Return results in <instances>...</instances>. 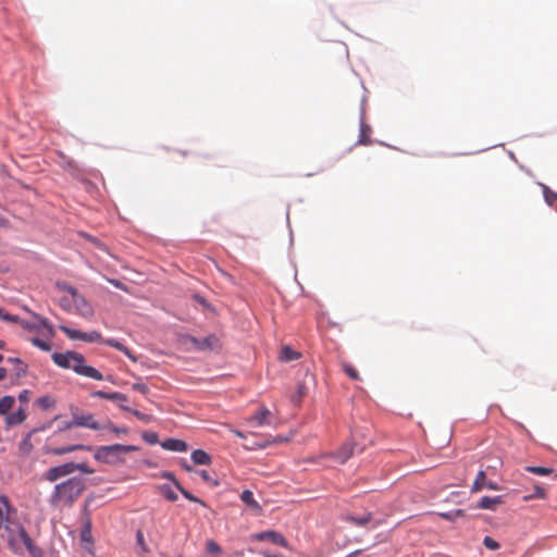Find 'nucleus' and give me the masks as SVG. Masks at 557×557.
I'll list each match as a JSON object with an SVG mask.
<instances>
[{
    "instance_id": "nucleus-52",
    "label": "nucleus",
    "mask_w": 557,
    "mask_h": 557,
    "mask_svg": "<svg viewBox=\"0 0 557 557\" xmlns=\"http://www.w3.org/2000/svg\"><path fill=\"white\" fill-rule=\"evenodd\" d=\"M7 376V369L0 368V381L4 380Z\"/></svg>"
},
{
    "instance_id": "nucleus-38",
    "label": "nucleus",
    "mask_w": 557,
    "mask_h": 557,
    "mask_svg": "<svg viewBox=\"0 0 557 557\" xmlns=\"http://www.w3.org/2000/svg\"><path fill=\"white\" fill-rule=\"evenodd\" d=\"M20 319L21 318H18L17 315L10 314L4 309L0 308V320L12 323H18Z\"/></svg>"
},
{
    "instance_id": "nucleus-47",
    "label": "nucleus",
    "mask_w": 557,
    "mask_h": 557,
    "mask_svg": "<svg viewBox=\"0 0 557 557\" xmlns=\"http://www.w3.org/2000/svg\"><path fill=\"white\" fill-rule=\"evenodd\" d=\"M73 428H77L76 424H74V418L72 417V420L69 422H65L61 428L60 431H66Z\"/></svg>"
},
{
    "instance_id": "nucleus-53",
    "label": "nucleus",
    "mask_w": 557,
    "mask_h": 557,
    "mask_svg": "<svg viewBox=\"0 0 557 557\" xmlns=\"http://www.w3.org/2000/svg\"><path fill=\"white\" fill-rule=\"evenodd\" d=\"M232 433H234L236 436L240 437V438H245V435L242 431H238V430H231Z\"/></svg>"
},
{
    "instance_id": "nucleus-7",
    "label": "nucleus",
    "mask_w": 557,
    "mask_h": 557,
    "mask_svg": "<svg viewBox=\"0 0 557 557\" xmlns=\"http://www.w3.org/2000/svg\"><path fill=\"white\" fill-rule=\"evenodd\" d=\"M72 417L74 418V424L76 426L88 428L91 430L103 429L99 422H97L91 413L81 412L77 407L71 408Z\"/></svg>"
},
{
    "instance_id": "nucleus-1",
    "label": "nucleus",
    "mask_w": 557,
    "mask_h": 557,
    "mask_svg": "<svg viewBox=\"0 0 557 557\" xmlns=\"http://www.w3.org/2000/svg\"><path fill=\"white\" fill-rule=\"evenodd\" d=\"M85 480L72 476L54 485L49 496V504L55 508L71 507L83 494Z\"/></svg>"
},
{
    "instance_id": "nucleus-12",
    "label": "nucleus",
    "mask_w": 557,
    "mask_h": 557,
    "mask_svg": "<svg viewBox=\"0 0 557 557\" xmlns=\"http://www.w3.org/2000/svg\"><path fill=\"white\" fill-rule=\"evenodd\" d=\"M504 503H505L504 496H500V495L495 496V497L483 496L480 499V502L478 503L476 508L495 510L498 505L504 504Z\"/></svg>"
},
{
    "instance_id": "nucleus-49",
    "label": "nucleus",
    "mask_w": 557,
    "mask_h": 557,
    "mask_svg": "<svg viewBox=\"0 0 557 557\" xmlns=\"http://www.w3.org/2000/svg\"><path fill=\"white\" fill-rule=\"evenodd\" d=\"M67 293L71 294L72 296V299L74 300L77 296H79L81 294L77 292V289L73 286H69L66 288Z\"/></svg>"
},
{
    "instance_id": "nucleus-3",
    "label": "nucleus",
    "mask_w": 557,
    "mask_h": 557,
    "mask_svg": "<svg viewBox=\"0 0 557 557\" xmlns=\"http://www.w3.org/2000/svg\"><path fill=\"white\" fill-rule=\"evenodd\" d=\"M137 450L136 446L114 444L108 446H100L95 451V459L99 462L107 465L124 463V454Z\"/></svg>"
},
{
    "instance_id": "nucleus-59",
    "label": "nucleus",
    "mask_w": 557,
    "mask_h": 557,
    "mask_svg": "<svg viewBox=\"0 0 557 557\" xmlns=\"http://www.w3.org/2000/svg\"><path fill=\"white\" fill-rule=\"evenodd\" d=\"M4 346H5V343L2 339H0V349H3Z\"/></svg>"
},
{
    "instance_id": "nucleus-35",
    "label": "nucleus",
    "mask_w": 557,
    "mask_h": 557,
    "mask_svg": "<svg viewBox=\"0 0 557 557\" xmlns=\"http://www.w3.org/2000/svg\"><path fill=\"white\" fill-rule=\"evenodd\" d=\"M543 195L545 198V201L553 206L557 202V193L550 190L547 186L543 185Z\"/></svg>"
},
{
    "instance_id": "nucleus-37",
    "label": "nucleus",
    "mask_w": 557,
    "mask_h": 557,
    "mask_svg": "<svg viewBox=\"0 0 557 557\" xmlns=\"http://www.w3.org/2000/svg\"><path fill=\"white\" fill-rule=\"evenodd\" d=\"M161 492L162 495L170 502H175L177 499L176 493L169 485H162Z\"/></svg>"
},
{
    "instance_id": "nucleus-22",
    "label": "nucleus",
    "mask_w": 557,
    "mask_h": 557,
    "mask_svg": "<svg viewBox=\"0 0 557 557\" xmlns=\"http://www.w3.org/2000/svg\"><path fill=\"white\" fill-rule=\"evenodd\" d=\"M103 344L110 346V347H114L116 348L117 350L124 352L129 359H132L133 361H136V357H134L131 352V350L124 346L122 343L117 342L116 339H113V338H110V339H103L102 342Z\"/></svg>"
},
{
    "instance_id": "nucleus-19",
    "label": "nucleus",
    "mask_w": 557,
    "mask_h": 557,
    "mask_svg": "<svg viewBox=\"0 0 557 557\" xmlns=\"http://www.w3.org/2000/svg\"><path fill=\"white\" fill-rule=\"evenodd\" d=\"M300 352L294 350L289 346H283L278 356V359L283 362H289L300 358Z\"/></svg>"
},
{
    "instance_id": "nucleus-36",
    "label": "nucleus",
    "mask_w": 557,
    "mask_h": 557,
    "mask_svg": "<svg viewBox=\"0 0 557 557\" xmlns=\"http://www.w3.org/2000/svg\"><path fill=\"white\" fill-rule=\"evenodd\" d=\"M343 370L345 371V373L351 379V380H355V381H358L360 380V376H359V373L358 371L355 369L354 366L349 364V363H343Z\"/></svg>"
},
{
    "instance_id": "nucleus-45",
    "label": "nucleus",
    "mask_w": 557,
    "mask_h": 557,
    "mask_svg": "<svg viewBox=\"0 0 557 557\" xmlns=\"http://www.w3.org/2000/svg\"><path fill=\"white\" fill-rule=\"evenodd\" d=\"M108 429H109L111 432H113V433H115V434H117V435H119V434H127V433H128V430H127L126 428H119V426L113 425L112 423H110V424L108 425Z\"/></svg>"
},
{
    "instance_id": "nucleus-50",
    "label": "nucleus",
    "mask_w": 557,
    "mask_h": 557,
    "mask_svg": "<svg viewBox=\"0 0 557 557\" xmlns=\"http://www.w3.org/2000/svg\"><path fill=\"white\" fill-rule=\"evenodd\" d=\"M4 522H5L4 512H3V510L0 508V530H1V529H2V527L4 525Z\"/></svg>"
},
{
    "instance_id": "nucleus-24",
    "label": "nucleus",
    "mask_w": 557,
    "mask_h": 557,
    "mask_svg": "<svg viewBox=\"0 0 557 557\" xmlns=\"http://www.w3.org/2000/svg\"><path fill=\"white\" fill-rule=\"evenodd\" d=\"M121 409L127 412H131L134 417L139 419L140 421L145 423H150L153 420V417L151 414L143 413L136 409H132L128 406H125L123 404L120 405Z\"/></svg>"
},
{
    "instance_id": "nucleus-31",
    "label": "nucleus",
    "mask_w": 557,
    "mask_h": 557,
    "mask_svg": "<svg viewBox=\"0 0 557 557\" xmlns=\"http://www.w3.org/2000/svg\"><path fill=\"white\" fill-rule=\"evenodd\" d=\"M347 520L356 525L363 527L372 520V515L367 513L362 517L348 516Z\"/></svg>"
},
{
    "instance_id": "nucleus-15",
    "label": "nucleus",
    "mask_w": 557,
    "mask_h": 557,
    "mask_svg": "<svg viewBox=\"0 0 557 557\" xmlns=\"http://www.w3.org/2000/svg\"><path fill=\"white\" fill-rule=\"evenodd\" d=\"M75 307L77 308L78 312L84 317H91L94 313V310L89 302L86 300V298L82 295L77 296L73 300Z\"/></svg>"
},
{
    "instance_id": "nucleus-30",
    "label": "nucleus",
    "mask_w": 557,
    "mask_h": 557,
    "mask_svg": "<svg viewBox=\"0 0 557 557\" xmlns=\"http://www.w3.org/2000/svg\"><path fill=\"white\" fill-rule=\"evenodd\" d=\"M546 492L545 490L540 486V485H535L534 486V492H532V494L530 495H525L523 497V500L524 502H529V500H532V499H535V498H539V499H545L546 498Z\"/></svg>"
},
{
    "instance_id": "nucleus-4",
    "label": "nucleus",
    "mask_w": 557,
    "mask_h": 557,
    "mask_svg": "<svg viewBox=\"0 0 557 557\" xmlns=\"http://www.w3.org/2000/svg\"><path fill=\"white\" fill-rule=\"evenodd\" d=\"M76 470H78L85 474H94L95 473V469L89 467V465L87 462L76 463V462L70 461V462H65V463L49 468L48 470H46L42 473L41 479L44 481L53 483L62 478L71 475Z\"/></svg>"
},
{
    "instance_id": "nucleus-48",
    "label": "nucleus",
    "mask_w": 557,
    "mask_h": 557,
    "mask_svg": "<svg viewBox=\"0 0 557 557\" xmlns=\"http://www.w3.org/2000/svg\"><path fill=\"white\" fill-rule=\"evenodd\" d=\"M307 394V387L304 384H299L297 387V397L300 399Z\"/></svg>"
},
{
    "instance_id": "nucleus-27",
    "label": "nucleus",
    "mask_w": 557,
    "mask_h": 557,
    "mask_svg": "<svg viewBox=\"0 0 557 557\" xmlns=\"http://www.w3.org/2000/svg\"><path fill=\"white\" fill-rule=\"evenodd\" d=\"M370 133H371L370 126L364 124V123H361L358 144H360V145H369L371 143Z\"/></svg>"
},
{
    "instance_id": "nucleus-18",
    "label": "nucleus",
    "mask_w": 557,
    "mask_h": 557,
    "mask_svg": "<svg viewBox=\"0 0 557 557\" xmlns=\"http://www.w3.org/2000/svg\"><path fill=\"white\" fill-rule=\"evenodd\" d=\"M26 412L23 408H20L17 411L13 413H8L5 417V423L7 425H17L25 421L26 419Z\"/></svg>"
},
{
    "instance_id": "nucleus-46",
    "label": "nucleus",
    "mask_w": 557,
    "mask_h": 557,
    "mask_svg": "<svg viewBox=\"0 0 557 557\" xmlns=\"http://www.w3.org/2000/svg\"><path fill=\"white\" fill-rule=\"evenodd\" d=\"M29 395H30V392H29V391H27V389H24V391H22V392L20 393V395H18V400H20L21 403L26 404V403H28V400H29Z\"/></svg>"
},
{
    "instance_id": "nucleus-39",
    "label": "nucleus",
    "mask_w": 557,
    "mask_h": 557,
    "mask_svg": "<svg viewBox=\"0 0 557 557\" xmlns=\"http://www.w3.org/2000/svg\"><path fill=\"white\" fill-rule=\"evenodd\" d=\"M198 473H199V475L201 476V479H202L205 482L209 483L210 485H212V486H218V485H219V481H218V480H215V479H213V478L209 474V472H208L207 470H200V471H198Z\"/></svg>"
},
{
    "instance_id": "nucleus-20",
    "label": "nucleus",
    "mask_w": 557,
    "mask_h": 557,
    "mask_svg": "<svg viewBox=\"0 0 557 557\" xmlns=\"http://www.w3.org/2000/svg\"><path fill=\"white\" fill-rule=\"evenodd\" d=\"M240 499L243 500L244 504H246L249 508H251L255 511H259L261 509L260 505L253 497V493L249 490L243 491V493L240 494Z\"/></svg>"
},
{
    "instance_id": "nucleus-58",
    "label": "nucleus",
    "mask_w": 557,
    "mask_h": 557,
    "mask_svg": "<svg viewBox=\"0 0 557 557\" xmlns=\"http://www.w3.org/2000/svg\"><path fill=\"white\" fill-rule=\"evenodd\" d=\"M137 539H138V542H141L143 541V534L140 532H138L137 534Z\"/></svg>"
},
{
    "instance_id": "nucleus-28",
    "label": "nucleus",
    "mask_w": 557,
    "mask_h": 557,
    "mask_svg": "<svg viewBox=\"0 0 557 557\" xmlns=\"http://www.w3.org/2000/svg\"><path fill=\"white\" fill-rule=\"evenodd\" d=\"M37 405L42 410H49V409L55 407V399L52 396H50V395H45V396H41V397H39L37 399Z\"/></svg>"
},
{
    "instance_id": "nucleus-57",
    "label": "nucleus",
    "mask_w": 557,
    "mask_h": 557,
    "mask_svg": "<svg viewBox=\"0 0 557 557\" xmlns=\"http://www.w3.org/2000/svg\"><path fill=\"white\" fill-rule=\"evenodd\" d=\"M87 534H88V532H87V531H84V532L82 533V539H83V540H87Z\"/></svg>"
},
{
    "instance_id": "nucleus-10",
    "label": "nucleus",
    "mask_w": 557,
    "mask_h": 557,
    "mask_svg": "<svg viewBox=\"0 0 557 557\" xmlns=\"http://www.w3.org/2000/svg\"><path fill=\"white\" fill-rule=\"evenodd\" d=\"M190 342L193 343L196 349L202 351L216 350L221 347L219 338L214 335H209L203 338L190 337Z\"/></svg>"
},
{
    "instance_id": "nucleus-51",
    "label": "nucleus",
    "mask_w": 557,
    "mask_h": 557,
    "mask_svg": "<svg viewBox=\"0 0 557 557\" xmlns=\"http://www.w3.org/2000/svg\"><path fill=\"white\" fill-rule=\"evenodd\" d=\"M162 478L170 479V480H172L173 482H174V480H176V479H175V476H174V474H173L172 472H164V473L162 474Z\"/></svg>"
},
{
    "instance_id": "nucleus-2",
    "label": "nucleus",
    "mask_w": 557,
    "mask_h": 557,
    "mask_svg": "<svg viewBox=\"0 0 557 557\" xmlns=\"http://www.w3.org/2000/svg\"><path fill=\"white\" fill-rule=\"evenodd\" d=\"M53 362L63 368L72 369L77 374L94 379L96 381H102L103 375L96 368L85 364V358L82 354L76 351L66 352H54L52 355Z\"/></svg>"
},
{
    "instance_id": "nucleus-6",
    "label": "nucleus",
    "mask_w": 557,
    "mask_h": 557,
    "mask_svg": "<svg viewBox=\"0 0 557 557\" xmlns=\"http://www.w3.org/2000/svg\"><path fill=\"white\" fill-rule=\"evenodd\" d=\"M60 330L73 341H84L87 343H102L103 338L98 331H91L88 333L61 325Z\"/></svg>"
},
{
    "instance_id": "nucleus-34",
    "label": "nucleus",
    "mask_w": 557,
    "mask_h": 557,
    "mask_svg": "<svg viewBox=\"0 0 557 557\" xmlns=\"http://www.w3.org/2000/svg\"><path fill=\"white\" fill-rule=\"evenodd\" d=\"M206 552L212 556H219L222 553V548L214 540H208L206 543Z\"/></svg>"
},
{
    "instance_id": "nucleus-40",
    "label": "nucleus",
    "mask_w": 557,
    "mask_h": 557,
    "mask_svg": "<svg viewBox=\"0 0 557 557\" xmlns=\"http://www.w3.org/2000/svg\"><path fill=\"white\" fill-rule=\"evenodd\" d=\"M483 544L487 549L495 550L499 548V543L491 536H485Z\"/></svg>"
},
{
    "instance_id": "nucleus-16",
    "label": "nucleus",
    "mask_w": 557,
    "mask_h": 557,
    "mask_svg": "<svg viewBox=\"0 0 557 557\" xmlns=\"http://www.w3.org/2000/svg\"><path fill=\"white\" fill-rule=\"evenodd\" d=\"M91 396L97 397V398L112 400V401H121V403H124L127 400L126 395L119 393V392L107 393L103 391H96L91 394Z\"/></svg>"
},
{
    "instance_id": "nucleus-17",
    "label": "nucleus",
    "mask_w": 557,
    "mask_h": 557,
    "mask_svg": "<svg viewBox=\"0 0 557 557\" xmlns=\"http://www.w3.org/2000/svg\"><path fill=\"white\" fill-rule=\"evenodd\" d=\"M78 449L90 450L91 447L84 446L82 444H76V445H69V446L50 448L49 453L52 454V455H55V456H62V455H66V454L73 453V451L78 450Z\"/></svg>"
},
{
    "instance_id": "nucleus-32",
    "label": "nucleus",
    "mask_w": 557,
    "mask_h": 557,
    "mask_svg": "<svg viewBox=\"0 0 557 557\" xmlns=\"http://www.w3.org/2000/svg\"><path fill=\"white\" fill-rule=\"evenodd\" d=\"M525 471L537 475H549L553 473L554 470L552 468L546 467L528 466L525 467Z\"/></svg>"
},
{
    "instance_id": "nucleus-5",
    "label": "nucleus",
    "mask_w": 557,
    "mask_h": 557,
    "mask_svg": "<svg viewBox=\"0 0 557 557\" xmlns=\"http://www.w3.org/2000/svg\"><path fill=\"white\" fill-rule=\"evenodd\" d=\"M8 544L10 548L16 554H23L26 549L33 557H42L44 552L36 546L23 527H18L14 533L10 531Z\"/></svg>"
},
{
    "instance_id": "nucleus-9",
    "label": "nucleus",
    "mask_w": 557,
    "mask_h": 557,
    "mask_svg": "<svg viewBox=\"0 0 557 557\" xmlns=\"http://www.w3.org/2000/svg\"><path fill=\"white\" fill-rule=\"evenodd\" d=\"M33 317L36 322H28L26 320L20 319V324L25 330H38L39 327H44L50 336L54 334L53 326L48 322V320L37 313L33 312Z\"/></svg>"
},
{
    "instance_id": "nucleus-33",
    "label": "nucleus",
    "mask_w": 557,
    "mask_h": 557,
    "mask_svg": "<svg viewBox=\"0 0 557 557\" xmlns=\"http://www.w3.org/2000/svg\"><path fill=\"white\" fill-rule=\"evenodd\" d=\"M8 361L17 364V368H15V374L17 377H22L26 374L27 366L21 359L9 358Z\"/></svg>"
},
{
    "instance_id": "nucleus-23",
    "label": "nucleus",
    "mask_w": 557,
    "mask_h": 557,
    "mask_svg": "<svg viewBox=\"0 0 557 557\" xmlns=\"http://www.w3.org/2000/svg\"><path fill=\"white\" fill-rule=\"evenodd\" d=\"M271 416V412L267 408H261L253 417L250 418L251 421H256L257 425L270 424L268 418Z\"/></svg>"
},
{
    "instance_id": "nucleus-54",
    "label": "nucleus",
    "mask_w": 557,
    "mask_h": 557,
    "mask_svg": "<svg viewBox=\"0 0 557 557\" xmlns=\"http://www.w3.org/2000/svg\"><path fill=\"white\" fill-rule=\"evenodd\" d=\"M260 555H262L263 557H281L278 555H273L268 552H260Z\"/></svg>"
},
{
    "instance_id": "nucleus-13",
    "label": "nucleus",
    "mask_w": 557,
    "mask_h": 557,
    "mask_svg": "<svg viewBox=\"0 0 557 557\" xmlns=\"http://www.w3.org/2000/svg\"><path fill=\"white\" fill-rule=\"evenodd\" d=\"M354 454V444L345 443L343 444L338 450L332 455V457L339 463L346 462L351 455Z\"/></svg>"
},
{
    "instance_id": "nucleus-14",
    "label": "nucleus",
    "mask_w": 557,
    "mask_h": 557,
    "mask_svg": "<svg viewBox=\"0 0 557 557\" xmlns=\"http://www.w3.org/2000/svg\"><path fill=\"white\" fill-rule=\"evenodd\" d=\"M161 447L170 451H186L188 445L186 442L177 438H168L161 443Z\"/></svg>"
},
{
    "instance_id": "nucleus-8",
    "label": "nucleus",
    "mask_w": 557,
    "mask_h": 557,
    "mask_svg": "<svg viewBox=\"0 0 557 557\" xmlns=\"http://www.w3.org/2000/svg\"><path fill=\"white\" fill-rule=\"evenodd\" d=\"M250 539H251V541H257V542L269 541L275 545H280V546L286 547V548L289 546L286 539L280 532L272 531V530L251 534Z\"/></svg>"
},
{
    "instance_id": "nucleus-41",
    "label": "nucleus",
    "mask_w": 557,
    "mask_h": 557,
    "mask_svg": "<svg viewBox=\"0 0 557 557\" xmlns=\"http://www.w3.org/2000/svg\"><path fill=\"white\" fill-rule=\"evenodd\" d=\"M32 343H33V345H35L36 347L40 348L44 351L51 350V345L49 343H47L42 339H39L37 337L33 338Z\"/></svg>"
},
{
    "instance_id": "nucleus-21",
    "label": "nucleus",
    "mask_w": 557,
    "mask_h": 557,
    "mask_svg": "<svg viewBox=\"0 0 557 557\" xmlns=\"http://www.w3.org/2000/svg\"><path fill=\"white\" fill-rule=\"evenodd\" d=\"M191 460L196 465H209L211 463V457L210 455L202 450V449H196L191 453Z\"/></svg>"
},
{
    "instance_id": "nucleus-42",
    "label": "nucleus",
    "mask_w": 557,
    "mask_h": 557,
    "mask_svg": "<svg viewBox=\"0 0 557 557\" xmlns=\"http://www.w3.org/2000/svg\"><path fill=\"white\" fill-rule=\"evenodd\" d=\"M107 281H108L110 284H112L114 287H116V288H119V289H121V290H123V292H126V293H128V292H129L128 287H127L125 284H123L121 281L116 280V278H110V277H108V278H107Z\"/></svg>"
},
{
    "instance_id": "nucleus-56",
    "label": "nucleus",
    "mask_w": 557,
    "mask_h": 557,
    "mask_svg": "<svg viewBox=\"0 0 557 557\" xmlns=\"http://www.w3.org/2000/svg\"><path fill=\"white\" fill-rule=\"evenodd\" d=\"M183 468L188 472L193 471V467L187 465L186 462L183 465Z\"/></svg>"
},
{
    "instance_id": "nucleus-43",
    "label": "nucleus",
    "mask_w": 557,
    "mask_h": 557,
    "mask_svg": "<svg viewBox=\"0 0 557 557\" xmlns=\"http://www.w3.org/2000/svg\"><path fill=\"white\" fill-rule=\"evenodd\" d=\"M143 438L149 444L158 443V434L154 432H147L143 435Z\"/></svg>"
},
{
    "instance_id": "nucleus-55",
    "label": "nucleus",
    "mask_w": 557,
    "mask_h": 557,
    "mask_svg": "<svg viewBox=\"0 0 557 557\" xmlns=\"http://www.w3.org/2000/svg\"><path fill=\"white\" fill-rule=\"evenodd\" d=\"M8 224V220L0 216V226H5Z\"/></svg>"
},
{
    "instance_id": "nucleus-26",
    "label": "nucleus",
    "mask_w": 557,
    "mask_h": 557,
    "mask_svg": "<svg viewBox=\"0 0 557 557\" xmlns=\"http://www.w3.org/2000/svg\"><path fill=\"white\" fill-rule=\"evenodd\" d=\"M174 485L177 487V490L182 493V495L188 499L189 502H194V503H198L200 504L201 506H206V503L203 500H201L200 498L196 497L195 495H193L190 492H188L187 490H185L177 480H174Z\"/></svg>"
},
{
    "instance_id": "nucleus-11",
    "label": "nucleus",
    "mask_w": 557,
    "mask_h": 557,
    "mask_svg": "<svg viewBox=\"0 0 557 557\" xmlns=\"http://www.w3.org/2000/svg\"><path fill=\"white\" fill-rule=\"evenodd\" d=\"M483 488H488L492 491H499L500 486L492 481H487L485 471L481 470L476 474V478L471 486V492L478 493V492L482 491Z\"/></svg>"
},
{
    "instance_id": "nucleus-60",
    "label": "nucleus",
    "mask_w": 557,
    "mask_h": 557,
    "mask_svg": "<svg viewBox=\"0 0 557 557\" xmlns=\"http://www.w3.org/2000/svg\"><path fill=\"white\" fill-rule=\"evenodd\" d=\"M3 360V356L0 354V362Z\"/></svg>"
},
{
    "instance_id": "nucleus-44",
    "label": "nucleus",
    "mask_w": 557,
    "mask_h": 557,
    "mask_svg": "<svg viewBox=\"0 0 557 557\" xmlns=\"http://www.w3.org/2000/svg\"><path fill=\"white\" fill-rule=\"evenodd\" d=\"M132 388L136 392L144 394V395H146L149 392L148 386L144 383H135V384H133Z\"/></svg>"
},
{
    "instance_id": "nucleus-29",
    "label": "nucleus",
    "mask_w": 557,
    "mask_h": 557,
    "mask_svg": "<svg viewBox=\"0 0 557 557\" xmlns=\"http://www.w3.org/2000/svg\"><path fill=\"white\" fill-rule=\"evenodd\" d=\"M60 158H61L60 164L64 170L69 171L72 174H75L77 172L78 168L73 160L66 158L63 153H60Z\"/></svg>"
},
{
    "instance_id": "nucleus-25",
    "label": "nucleus",
    "mask_w": 557,
    "mask_h": 557,
    "mask_svg": "<svg viewBox=\"0 0 557 557\" xmlns=\"http://www.w3.org/2000/svg\"><path fill=\"white\" fill-rule=\"evenodd\" d=\"M15 404L13 396H4L0 399V416H7Z\"/></svg>"
}]
</instances>
